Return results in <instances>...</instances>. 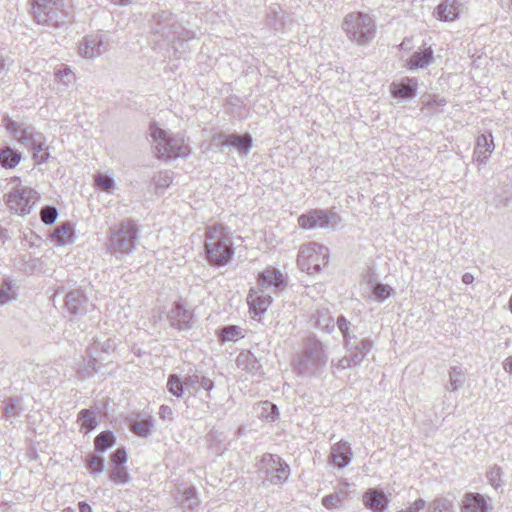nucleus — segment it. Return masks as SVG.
Returning <instances> with one entry per match:
<instances>
[{"label": "nucleus", "mask_w": 512, "mask_h": 512, "mask_svg": "<svg viewBox=\"0 0 512 512\" xmlns=\"http://www.w3.org/2000/svg\"><path fill=\"white\" fill-rule=\"evenodd\" d=\"M465 382V372L461 367H452L449 371V385L447 389L454 392L460 389Z\"/></svg>", "instance_id": "2f4dec72"}, {"label": "nucleus", "mask_w": 512, "mask_h": 512, "mask_svg": "<svg viewBox=\"0 0 512 512\" xmlns=\"http://www.w3.org/2000/svg\"><path fill=\"white\" fill-rule=\"evenodd\" d=\"M115 441L116 438L111 431L106 430L101 432L94 439L95 453H104L107 449L113 447Z\"/></svg>", "instance_id": "c756f323"}, {"label": "nucleus", "mask_w": 512, "mask_h": 512, "mask_svg": "<svg viewBox=\"0 0 512 512\" xmlns=\"http://www.w3.org/2000/svg\"><path fill=\"white\" fill-rule=\"evenodd\" d=\"M78 422L81 428H85L87 431H91L97 426L96 418L93 416L92 412L87 409H83L79 412Z\"/></svg>", "instance_id": "37998d69"}, {"label": "nucleus", "mask_w": 512, "mask_h": 512, "mask_svg": "<svg viewBox=\"0 0 512 512\" xmlns=\"http://www.w3.org/2000/svg\"><path fill=\"white\" fill-rule=\"evenodd\" d=\"M204 251L211 266L220 268L228 265L234 256V245L228 228L222 224L207 226Z\"/></svg>", "instance_id": "f257e3e1"}, {"label": "nucleus", "mask_w": 512, "mask_h": 512, "mask_svg": "<svg viewBox=\"0 0 512 512\" xmlns=\"http://www.w3.org/2000/svg\"><path fill=\"white\" fill-rule=\"evenodd\" d=\"M418 80L416 78L405 77L399 81H394L390 85V91L395 98L410 100L417 94Z\"/></svg>", "instance_id": "f3484780"}, {"label": "nucleus", "mask_w": 512, "mask_h": 512, "mask_svg": "<svg viewBox=\"0 0 512 512\" xmlns=\"http://www.w3.org/2000/svg\"><path fill=\"white\" fill-rule=\"evenodd\" d=\"M111 466L125 465L128 460V455L124 447L115 450L111 456Z\"/></svg>", "instance_id": "864d4df0"}, {"label": "nucleus", "mask_w": 512, "mask_h": 512, "mask_svg": "<svg viewBox=\"0 0 512 512\" xmlns=\"http://www.w3.org/2000/svg\"><path fill=\"white\" fill-rule=\"evenodd\" d=\"M364 506L372 512H384L389 504L385 493L377 488L367 489L362 496Z\"/></svg>", "instance_id": "2eb2a0df"}, {"label": "nucleus", "mask_w": 512, "mask_h": 512, "mask_svg": "<svg viewBox=\"0 0 512 512\" xmlns=\"http://www.w3.org/2000/svg\"><path fill=\"white\" fill-rule=\"evenodd\" d=\"M168 318L170 325L179 331L190 330L194 324L192 312L180 302L175 303L168 314Z\"/></svg>", "instance_id": "ddd939ff"}, {"label": "nucleus", "mask_w": 512, "mask_h": 512, "mask_svg": "<svg viewBox=\"0 0 512 512\" xmlns=\"http://www.w3.org/2000/svg\"><path fill=\"white\" fill-rule=\"evenodd\" d=\"M459 7L457 0H444L436 7L434 15L441 21H454L459 16Z\"/></svg>", "instance_id": "5701e85b"}, {"label": "nucleus", "mask_w": 512, "mask_h": 512, "mask_svg": "<svg viewBox=\"0 0 512 512\" xmlns=\"http://www.w3.org/2000/svg\"><path fill=\"white\" fill-rule=\"evenodd\" d=\"M96 359L95 358H91L88 360V367L91 369V372H88V375H90L91 373H96L98 372V368L96 367Z\"/></svg>", "instance_id": "774afa93"}, {"label": "nucleus", "mask_w": 512, "mask_h": 512, "mask_svg": "<svg viewBox=\"0 0 512 512\" xmlns=\"http://www.w3.org/2000/svg\"><path fill=\"white\" fill-rule=\"evenodd\" d=\"M167 389L172 395L176 396L177 398H180L184 394V381H181L178 375L171 374L168 377Z\"/></svg>", "instance_id": "58836bf2"}, {"label": "nucleus", "mask_w": 512, "mask_h": 512, "mask_svg": "<svg viewBox=\"0 0 512 512\" xmlns=\"http://www.w3.org/2000/svg\"><path fill=\"white\" fill-rule=\"evenodd\" d=\"M178 504L188 509H195L198 506V498L196 495V489L194 487H188L181 493V498L176 499Z\"/></svg>", "instance_id": "c9c22d12"}, {"label": "nucleus", "mask_w": 512, "mask_h": 512, "mask_svg": "<svg viewBox=\"0 0 512 512\" xmlns=\"http://www.w3.org/2000/svg\"><path fill=\"white\" fill-rule=\"evenodd\" d=\"M112 348V344L110 343V340L106 341L105 343L101 344L99 342H95L92 346V350L98 351L101 349L103 352H109V350Z\"/></svg>", "instance_id": "0e129e2a"}, {"label": "nucleus", "mask_w": 512, "mask_h": 512, "mask_svg": "<svg viewBox=\"0 0 512 512\" xmlns=\"http://www.w3.org/2000/svg\"><path fill=\"white\" fill-rule=\"evenodd\" d=\"M21 153L11 147H3L0 149V164L2 167L12 169L21 161Z\"/></svg>", "instance_id": "cd10ccee"}, {"label": "nucleus", "mask_w": 512, "mask_h": 512, "mask_svg": "<svg viewBox=\"0 0 512 512\" xmlns=\"http://www.w3.org/2000/svg\"><path fill=\"white\" fill-rule=\"evenodd\" d=\"M23 410L21 397H9L3 401L2 411L6 420L19 417Z\"/></svg>", "instance_id": "bb28decb"}, {"label": "nucleus", "mask_w": 512, "mask_h": 512, "mask_svg": "<svg viewBox=\"0 0 512 512\" xmlns=\"http://www.w3.org/2000/svg\"><path fill=\"white\" fill-rule=\"evenodd\" d=\"M220 337L222 341H236L242 337V331L238 326H225L221 329Z\"/></svg>", "instance_id": "49530a36"}, {"label": "nucleus", "mask_w": 512, "mask_h": 512, "mask_svg": "<svg viewBox=\"0 0 512 512\" xmlns=\"http://www.w3.org/2000/svg\"><path fill=\"white\" fill-rule=\"evenodd\" d=\"M178 28L179 25L177 24L175 16L169 11H162L154 15L151 20V29L154 34L168 40L178 33Z\"/></svg>", "instance_id": "f8f14e48"}, {"label": "nucleus", "mask_w": 512, "mask_h": 512, "mask_svg": "<svg viewBox=\"0 0 512 512\" xmlns=\"http://www.w3.org/2000/svg\"><path fill=\"white\" fill-rule=\"evenodd\" d=\"M37 201V192L32 188L23 187L9 193L7 204L12 211L21 215H26L30 214L31 209Z\"/></svg>", "instance_id": "1a4fd4ad"}, {"label": "nucleus", "mask_w": 512, "mask_h": 512, "mask_svg": "<svg viewBox=\"0 0 512 512\" xmlns=\"http://www.w3.org/2000/svg\"><path fill=\"white\" fill-rule=\"evenodd\" d=\"M17 297V293L14 289L13 284L5 280L0 286V306H3L9 303L12 300H15Z\"/></svg>", "instance_id": "ea45409f"}, {"label": "nucleus", "mask_w": 512, "mask_h": 512, "mask_svg": "<svg viewBox=\"0 0 512 512\" xmlns=\"http://www.w3.org/2000/svg\"><path fill=\"white\" fill-rule=\"evenodd\" d=\"M346 351L349 353L350 358L353 364L359 366L364 358L368 355V353L373 348V341L369 339H362L358 344L354 345L352 342H349V347H344Z\"/></svg>", "instance_id": "4be33fe9"}, {"label": "nucleus", "mask_w": 512, "mask_h": 512, "mask_svg": "<svg viewBox=\"0 0 512 512\" xmlns=\"http://www.w3.org/2000/svg\"><path fill=\"white\" fill-rule=\"evenodd\" d=\"M158 414L163 421H172L174 419L173 410L168 405H161Z\"/></svg>", "instance_id": "13d9d810"}, {"label": "nucleus", "mask_w": 512, "mask_h": 512, "mask_svg": "<svg viewBox=\"0 0 512 512\" xmlns=\"http://www.w3.org/2000/svg\"><path fill=\"white\" fill-rule=\"evenodd\" d=\"M279 415L278 407L268 401L261 403L260 418L267 422H274Z\"/></svg>", "instance_id": "a19ab883"}, {"label": "nucleus", "mask_w": 512, "mask_h": 512, "mask_svg": "<svg viewBox=\"0 0 512 512\" xmlns=\"http://www.w3.org/2000/svg\"><path fill=\"white\" fill-rule=\"evenodd\" d=\"M199 377L198 374L188 375L184 379V385L187 390H194L196 392L197 386L199 385Z\"/></svg>", "instance_id": "4d7b16f0"}, {"label": "nucleus", "mask_w": 512, "mask_h": 512, "mask_svg": "<svg viewBox=\"0 0 512 512\" xmlns=\"http://www.w3.org/2000/svg\"><path fill=\"white\" fill-rule=\"evenodd\" d=\"M199 386L204 390L210 392L214 388V382L208 377L200 376Z\"/></svg>", "instance_id": "680f3d73"}, {"label": "nucleus", "mask_w": 512, "mask_h": 512, "mask_svg": "<svg viewBox=\"0 0 512 512\" xmlns=\"http://www.w3.org/2000/svg\"><path fill=\"white\" fill-rule=\"evenodd\" d=\"M503 475L504 472L502 468L498 465H493L489 468V470L486 473V478L491 486L494 487L495 490H498L503 487L504 481H503Z\"/></svg>", "instance_id": "e433bc0d"}, {"label": "nucleus", "mask_w": 512, "mask_h": 512, "mask_svg": "<svg viewBox=\"0 0 512 512\" xmlns=\"http://www.w3.org/2000/svg\"><path fill=\"white\" fill-rule=\"evenodd\" d=\"M353 453L347 441H339L331 447L329 458L334 466L343 469L352 460Z\"/></svg>", "instance_id": "a211bd4d"}, {"label": "nucleus", "mask_w": 512, "mask_h": 512, "mask_svg": "<svg viewBox=\"0 0 512 512\" xmlns=\"http://www.w3.org/2000/svg\"><path fill=\"white\" fill-rule=\"evenodd\" d=\"M86 464L88 469L94 474H100L104 470V459L96 454H89L86 457Z\"/></svg>", "instance_id": "a18cd8bd"}, {"label": "nucleus", "mask_w": 512, "mask_h": 512, "mask_svg": "<svg viewBox=\"0 0 512 512\" xmlns=\"http://www.w3.org/2000/svg\"><path fill=\"white\" fill-rule=\"evenodd\" d=\"M222 146H232L247 155L252 147V137L249 134H229L223 137Z\"/></svg>", "instance_id": "b1692460"}, {"label": "nucleus", "mask_w": 512, "mask_h": 512, "mask_svg": "<svg viewBox=\"0 0 512 512\" xmlns=\"http://www.w3.org/2000/svg\"><path fill=\"white\" fill-rule=\"evenodd\" d=\"M33 18L38 24L59 27L66 22L64 0H33Z\"/></svg>", "instance_id": "0eeeda50"}, {"label": "nucleus", "mask_w": 512, "mask_h": 512, "mask_svg": "<svg viewBox=\"0 0 512 512\" xmlns=\"http://www.w3.org/2000/svg\"><path fill=\"white\" fill-rule=\"evenodd\" d=\"M78 507L79 512H93L92 507L84 501L79 502Z\"/></svg>", "instance_id": "338daca9"}, {"label": "nucleus", "mask_w": 512, "mask_h": 512, "mask_svg": "<svg viewBox=\"0 0 512 512\" xmlns=\"http://www.w3.org/2000/svg\"><path fill=\"white\" fill-rule=\"evenodd\" d=\"M109 40L104 34H91L83 38L79 43V54L87 59L100 56L108 50Z\"/></svg>", "instance_id": "9d476101"}, {"label": "nucleus", "mask_w": 512, "mask_h": 512, "mask_svg": "<svg viewBox=\"0 0 512 512\" xmlns=\"http://www.w3.org/2000/svg\"><path fill=\"white\" fill-rule=\"evenodd\" d=\"M109 478L115 484H126L130 481V475L126 465L111 466Z\"/></svg>", "instance_id": "72a5a7b5"}, {"label": "nucleus", "mask_w": 512, "mask_h": 512, "mask_svg": "<svg viewBox=\"0 0 512 512\" xmlns=\"http://www.w3.org/2000/svg\"><path fill=\"white\" fill-rule=\"evenodd\" d=\"M139 227L132 219H124L110 227L106 243L109 253L116 257L130 255L138 243Z\"/></svg>", "instance_id": "f03ea898"}, {"label": "nucleus", "mask_w": 512, "mask_h": 512, "mask_svg": "<svg viewBox=\"0 0 512 512\" xmlns=\"http://www.w3.org/2000/svg\"><path fill=\"white\" fill-rule=\"evenodd\" d=\"M503 369H504L505 372H507L510 375H512V356L507 357L503 361Z\"/></svg>", "instance_id": "69168bd1"}, {"label": "nucleus", "mask_w": 512, "mask_h": 512, "mask_svg": "<svg viewBox=\"0 0 512 512\" xmlns=\"http://www.w3.org/2000/svg\"><path fill=\"white\" fill-rule=\"evenodd\" d=\"M40 217L44 224L52 225L58 217V210L54 206L46 205L40 211Z\"/></svg>", "instance_id": "de8ad7c7"}, {"label": "nucleus", "mask_w": 512, "mask_h": 512, "mask_svg": "<svg viewBox=\"0 0 512 512\" xmlns=\"http://www.w3.org/2000/svg\"><path fill=\"white\" fill-rule=\"evenodd\" d=\"M151 136L155 142L158 158H185L191 152L182 137L171 136L163 129L151 127Z\"/></svg>", "instance_id": "39448f33"}, {"label": "nucleus", "mask_w": 512, "mask_h": 512, "mask_svg": "<svg viewBox=\"0 0 512 512\" xmlns=\"http://www.w3.org/2000/svg\"><path fill=\"white\" fill-rule=\"evenodd\" d=\"M41 134L34 133L31 128H23L19 130L17 137H14L21 145L32 148L35 142L40 138Z\"/></svg>", "instance_id": "f704fd0d"}, {"label": "nucleus", "mask_w": 512, "mask_h": 512, "mask_svg": "<svg viewBox=\"0 0 512 512\" xmlns=\"http://www.w3.org/2000/svg\"><path fill=\"white\" fill-rule=\"evenodd\" d=\"M55 79L64 84L65 86H69L75 79L74 73L67 66L57 70L55 73Z\"/></svg>", "instance_id": "09e8293b"}, {"label": "nucleus", "mask_w": 512, "mask_h": 512, "mask_svg": "<svg viewBox=\"0 0 512 512\" xmlns=\"http://www.w3.org/2000/svg\"><path fill=\"white\" fill-rule=\"evenodd\" d=\"M495 149L491 132L481 134L476 139L474 158L480 165H485Z\"/></svg>", "instance_id": "4468645a"}, {"label": "nucleus", "mask_w": 512, "mask_h": 512, "mask_svg": "<svg viewBox=\"0 0 512 512\" xmlns=\"http://www.w3.org/2000/svg\"><path fill=\"white\" fill-rule=\"evenodd\" d=\"M345 499V492H334L322 498V505L327 509H334L337 508Z\"/></svg>", "instance_id": "c03bdc74"}, {"label": "nucleus", "mask_w": 512, "mask_h": 512, "mask_svg": "<svg viewBox=\"0 0 512 512\" xmlns=\"http://www.w3.org/2000/svg\"><path fill=\"white\" fill-rule=\"evenodd\" d=\"M257 282L258 286L261 288H281L285 285V279L282 273L274 267H269L261 272L258 276Z\"/></svg>", "instance_id": "412c9836"}, {"label": "nucleus", "mask_w": 512, "mask_h": 512, "mask_svg": "<svg viewBox=\"0 0 512 512\" xmlns=\"http://www.w3.org/2000/svg\"><path fill=\"white\" fill-rule=\"evenodd\" d=\"M96 184L105 192L111 193L115 188V181L111 176L99 173L96 177Z\"/></svg>", "instance_id": "603ef678"}, {"label": "nucleus", "mask_w": 512, "mask_h": 512, "mask_svg": "<svg viewBox=\"0 0 512 512\" xmlns=\"http://www.w3.org/2000/svg\"><path fill=\"white\" fill-rule=\"evenodd\" d=\"M427 512H453L452 501L445 497H437L429 504Z\"/></svg>", "instance_id": "4c0bfd02"}, {"label": "nucleus", "mask_w": 512, "mask_h": 512, "mask_svg": "<svg viewBox=\"0 0 512 512\" xmlns=\"http://www.w3.org/2000/svg\"><path fill=\"white\" fill-rule=\"evenodd\" d=\"M44 144V137L41 135L31 148L33 151V160L37 165L45 163L50 157L48 148H44Z\"/></svg>", "instance_id": "473e14b6"}, {"label": "nucleus", "mask_w": 512, "mask_h": 512, "mask_svg": "<svg viewBox=\"0 0 512 512\" xmlns=\"http://www.w3.org/2000/svg\"><path fill=\"white\" fill-rule=\"evenodd\" d=\"M346 37L358 46H367L376 37V24L372 17L364 12L348 13L341 24Z\"/></svg>", "instance_id": "7ed1b4c3"}, {"label": "nucleus", "mask_w": 512, "mask_h": 512, "mask_svg": "<svg viewBox=\"0 0 512 512\" xmlns=\"http://www.w3.org/2000/svg\"><path fill=\"white\" fill-rule=\"evenodd\" d=\"M491 509L486 498L479 493H467L464 496L461 512H488Z\"/></svg>", "instance_id": "aec40b11"}, {"label": "nucleus", "mask_w": 512, "mask_h": 512, "mask_svg": "<svg viewBox=\"0 0 512 512\" xmlns=\"http://www.w3.org/2000/svg\"><path fill=\"white\" fill-rule=\"evenodd\" d=\"M88 298L81 289H74L67 293L65 306L73 315L84 314L87 310Z\"/></svg>", "instance_id": "6ab92c4d"}, {"label": "nucleus", "mask_w": 512, "mask_h": 512, "mask_svg": "<svg viewBox=\"0 0 512 512\" xmlns=\"http://www.w3.org/2000/svg\"><path fill=\"white\" fill-rule=\"evenodd\" d=\"M236 365L238 368L254 375L261 373L262 365L250 351L241 352L236 358Z\"/></svg>", "instance_id": "393cba45"}, {"label": "nucleus", "mask_w": 512, "mask_h": 512, "mask_svg": "<svg viewBox=\"0 0 512 512\" xmlns=\"http://www.w3.org/2000/svg\"><path fill=\"white\" fill-rule=\"evenodd\" d=\"M426 506L425 500L419 498L411 503L405 510L406 512H420Z\"/></svg>", "instance_id": "bf43d9fd"}, {"label": "nucleus", "mask_w": 512, "mask_h": 512, "mask_svg": "<svg viewBox=\"0 0 512 512\" xmlns=\"http://www.w3.org/2000/svg\"><path fill=\"white\" fill-rule=\"evenodd\" d=\"M7 130L13 135V137H17L19 130L23 129L18 123L13 120H9L6 124Z\"/></svg>", "instance_id": "e2e57ef3"}, {"label": "nucleus", "mask_w": 512, "mask_h": 512, "mask_svg": "<svg viewBox=\"0 0 512 512\" xmlns=\"http://www.w3.org/2000/svg\"><path fill=\"white\" fill-rule=\"evenodd\" d=\"M392 292H393L392 287L387 284L377 283L373 287V294L377 298V300L380 302L389 298Z\"/></svg>", "instance_id": "3c124183"}, {"label": "nucleus", "mask_w": 512, "mask_h": 512, "mask_svg": "<svg viewBox=\"0 0 512 512\" xmlns=\"http://www.w3.org/2000/svg\"><path fill=\"white\" fill-rule=\"evenodd\" d=\"M153 427V420L151 416H148L142 420H133L129 424V428L136 435L141 437H147Z\"/></svg>", "instance_id": "7c9ffc66"}, {"label": "nucleus", "mask_w": 512, "mask_h": 512, "mask_svg": "<svg viewBox=\"0 0 512 512\" xmlns=\"http://www.w3.org/2000/svg\"><path fill=\"white\" fill-rule=\"evenodd\" d=\"M329 262V250L326 246L309 242L300 246L297 265L307 274L318 273Z\"/></svg>", "instance_id": "423d86ee"}, {"label": "nucleus", "mask_w": 512, "mask_h": 512, "mask_svg": "<svg viewBox=\"0 0 512 512\" xmlns=\"http://www.w3.org/2000/svg\"><path fill=\"white\" fill-rule=\"evenodd\" d=\"M447 104V101L445 98H437L432 101H427L424 105V108L427 110H433L434 106L443 107Z\"/></svg>", "instance_id": "052dcab7"}, {"label": "nucleus", "mask_w": 512, "mask_h": 512, "mask_svg": "<svg viewBox=\"0 0 512 512\" xmlns=\"http://www.w3.org/2000/svg\"><path fill=\"white\" fill-rule=\"evenodd\" d=\"M271 302V296L261 287L260 289L251 288L247 296L250 312L254 313V315H262L268 309Z\"/></svg>", "instance_id": "dca6fc26"}, {"label": "nucleus", "mask_w": 512, "mask_h": 512, "mask_svg": "<svg viewBox=\"0 0 512 512\" xmlns=\"http://www.w3.org/2000/svg\"><path fill=\"white\" fill-rule=\"evenodd\" d=\"M51 237L59 245H67L75 241L74 230L69 223H65L55 229Z\"/></svg>", "instance_id": "c85d7f7f"}, {"label": "nucleus", "mask_w": 512, "mask_h": 512, "mask_svg": "<svg viewBox=\"0 0 512 512\" xmlns=\"http://www.w3.org/2000/svg\"><path fill=\"white\" fill-rule=\"evenodd\" d=\"M433 59V50L431 47L423 51L414 52L408 61V68L410 70L425 68L433 62Z\"/></svg>", "instance_id": "a878e982"}, {"label": "nucleus", "mask_w": 512, "mask_h": 512, "mask_svg": "<svg viewBox=\"0 0 512 512\" xmlns=\"http://www.w3.org/2000/svg\"><path fill=\"white\" fill-rule=\"evenodd\" d=\"M316 325L323 331L330 333L334 329V319L327 313L318 312Z\"/></svg>", "instance_id": "8fccbe9b"}, {"label": "nucleus", "mask_w": 512, "mask_h": 512, "mask_svg": "<svg viewBox=\"0 0 512 512\" xmlns=\"http://www.w3.org/2000/svg\"><path fill=\"white\" fill-rule=\"evenodd\" d=\"M154 183L158 188H165L172 183V178L167 172H160L155 176Z\"/></svg>", "instance_id": "6e6d98bb"}, {"label": "nucleus", "mask_w": 512, "mask_h": 512, "mask_svg": "<svg viewBox=\"0 0 512 512\" xmlns=\"http://www.w3.org/2000/svg\"><path fill=\"white\" fill-rule=\"evenodd\" d=\"M259 470L264 473L263 484H284L290 476V466L278 455L266 453L262 456Z\"/></svg>", "instance_id": "6e6552de"}, {"label": "nucleus", "mask_w": 512, "mask_h": 512, "mask_svg": "<svg viewBox=\"0 0 512 512\" xmlns=\"http://www.w3.org/2000/svg\"><path fill=\"white\" fill-rule=\"evenodd\" d=\"M331 367H332V369L341 371V370H345L348 368L356 367V364H353V362L350 358V355L348 354V355L342 357L341 359H339L337 362L332 360Z\"/></svg>", "instance_id": "5fc2aeb1"}, {"label": "nucleus", "mask_w": 512, "mask_h": 512, "mask_svg": "<svg viewBox=\"0 0 512 512\" xmlns=\"http://www.w3.org/2000/svg\"><path fill=\"white\" fill-rule=\"evenodd\" d=\"M336 325L342 333L344 339V347H349V342L351 339H356L355 335H350L351 322L348 321L343 315H340L336 320Z\"/></svg>", "instance_id": "79ce46f5"}, {"label": "nucleus", "mask_w": 512, "mask_h": 512, "mask_svg": "<svg viewBox=\"0 0 512 512\" xmlns=\"http://www.w3.org/2000/svg\"><path fill=\"white\" fill-rule=\"evenodd\" d=\"M337 218L335 213L327 210L315 209L307 214H302L298 217V224L303 229L326 228L329 225H334V220Z\"/></svg>", "instance_id": "9b49d317"}, {"label": "nucleus", "mask_w": 512, "mask_h": 512, "mask_svg": "<svg viewBox=\"0 0 512 512\" xmlns=\"http://www.w3.org/2000/svg\"><path fill=\"white\" fill-rule=\"evenodd\" d=\"M327 362L323 343L316 338H308L296 360V369L303 375H318L323 372Z\"/></svg>", "instance_id": "20e7f679"}]
</instances>
